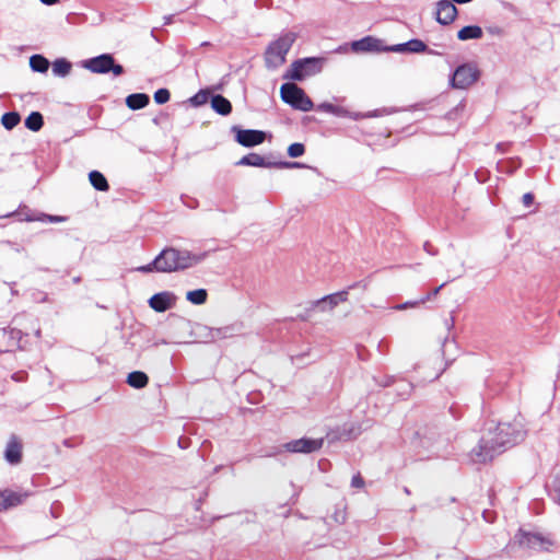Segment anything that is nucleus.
Instances as JSON below:
<instances>
[{"label": "nucleus", "mask_w": 560, "mask_h": 560, "mask_svg": "<svg viewBox=\"0 0 560 560\" xmlns=\"http://www.w3.org/2000/svg\"><path fill=\"white\" fill-rule=\"evenodd\" d=\"M174 301V295L171 292L164 291L152 295L149 300V305L155 312L162 313L170 310Z\"/></svg>", "instance_id": "obj_11"}, {"label": "nucleus", "mask_w": 560, "mask_h": 560, "mask_svg": "<svg viewBox=\"0 0 560 560\" xmlns=\"http://www.w3.org/2000/svg\"><path fill=\"white\" fill-rule=\"evenodd\" d=\"M211 107L220 115L222 116H226L229 114H231L232 112V104L231 102L218 94V95H214L212 98H211Z\"/></svg>", "instance_id": "obj_16"}, {"label": "nucleus", "mask_w": 560, "mask_h": 560, "mask_svg": "<svg viewBox=\"0 0 560 560\" xmlns=\"http://www.w3.org/2000/svg\"><path fill=\"white\" fill-rule=\"evenodd\" d=\"M43 3L45 4H48V5H51V4H55L57 3L59 0H40Z\"/></svg>", "instance_id": "obj_36"}, {"label": "nucleus", "mask_w": 560, "mask_h": 560, "mask_svg": "<svg viewBox=\"0 0 560 560\" xmlns=\"http://www.w3.org/2000/svg\"><path fill=\"white\" fill-rule=\"evenodd\" d=\"M47 219L49 222H62L66 220L63 217L58 215H47Z\"/></svg>", "instance_id": "obj_34"}, {"label": "nucleus", "mask_w": 560, "mask_h": 560, "mask_svg": "<svg viewBox=\"0 0 560 560\" xmlns=\"http://www.w3.org/2000/svg\"><path fill=\"white\" fill-rule=\"evenodd\" d=\"M281 100L295 109L308 112L313 108L312 100L305 94L304 90L294 83H284L280 88Z\"/></svg>", "instance_id": "obj_4"}, {"label": "nucleus", "mask_w": 560, "mask_h": 560, "mask_svg": "<svg viewBox=\"0 0 560 560\" xmlns=\"http://www.w3.org/2000/svg\"><path fill=\"white\" fill-rule=\"evenodd\" d=\"M348 300V291H340L337 293H332L329 295L324 296L319 301H317V304L322 303H328L330 308H334L337 306L340 302H346Z\"/></svg>", "instance_id": "obj_23"}, {"label": "nucleus", "mask_w": 560, "mask_h": 560, "mask_svg": "<svg viewBox=\"0 0 560 560\" xmlns=\"http://www.w3.org/2000/svg\"><path fill=\"white\" fill-rule=\"evenodd\" d=\"M365 482L363 477L360 474H357L351 479V486L357 489H362Z\"/></svg>", "instance_id": "obj_31"}, {"label": "nucleus", "mask_w": 560, "mask_h": 560, "mask_svg": "<svg viewBox=\"0 0 560 560\" xmlns=\"http://www.w3.org/2000/svg\"><path fill=\"white\" fill-rule=\"evenodd\" d=\"M417 303H404L396 306L397 310H405L408 306H415Z\"/></svg>", "instance_id": "obj_35"}, {"label": "nucleus", "mask_w": 560, "mask_h": 560, "mask_svg": "<svg viewBox=\"0 0 560 560\" xmlns=\"http://www.w3.org/2000/svg\"><path fill=\"white\" fill-rule=\"evenodd\" d=\"M25 497L11 490L0 491V512L20 505Z\"/></svg>", "instance_id": "obj_14"}, {"label": "nucleus", "mask_w": 560, "mask_h": 560, "mask_svg": "<svg viewBox=\"0 0 560 560\" xmlns=\"http://www.w3.org/2000/svg\"><path fill=\"white\" fill-rule=\"evenodd\" d=\"M305 152V148L302 143H292L289 145L288 148V154L289 156L291 158H299L301 155H303Z\"/></svg>", "instance_id": "obj_29"}, {"label": "nucleus", "mask_w": 560, "mask_h": 560, "mask_svg": "<svg viewBox=\"0 0 560 560\" xmlns=\"http://www.w3.org/2000/svg\"><path fill=\"white\" fill-rule=\"evenodd\" d=\"M72 65L65 58L57 59L52 62V72L56 75L65 77L71 71Z\"/></svg>", "instance_id": "obj_26"}, {"label": "nucleus", "mask_w": 560, "mask_h": 560, "mask_svg": "<svg viewBox=\"0 0 560 560\" xmlns=\"http://www.w3.org/2000/svg\"><path fill=\"white\" fill-rule=\"evenodd\" d=\"M83 67L93 73H108L113 72L118 77L124 73V68L115 63V59L109 54H103L97 57L84 61Z\"/></svg>", "instance_id": "obj_6"}, {"label": "nucleus", "mask_w": 560, "mask_h": 560, "mask_svg": "<svg viewBox=\"0 0 560 560\" xmlns=\"http://www.w3.org/2000/svg\"><path fill=\"white\" fill-rule=\"evenodd\" d=\"M21 120V116L19 113L16 112H9V113H5L2 115L1 117V124L2 126L8 129V130H11L13 129L15 126L19 125Z\"/></svg>", "instance_id": "obj_28"}, {"label": "nucleus", "mask_w": 560, "mask_h": 560, "mask_svg": "<svg viewBox=\"0 0 560 560\" xmlns=\"http://www.w3.org/2000/svg\"><path fill=\"white\" fill-rule=\"evenodd\" d=\"M235 132V140L243 147L250 148L261 144L266 140V133L261 130L241 129L233 127Z\"/></svg>", "instance_id": "obj_8"}, {"label": "nucleus", "mask_w": 560, "mask_h": 560, "mask_svg": "<svg viewBox=\"0 0 560 560\" xmlns=\"http://www.w3.org/2000/svg\"><path fill=\"white\" fill-rule=\"evenodd\" d=\"M44 126V118L39 112H32L25 119V127L34 132L39 131Z\"/></svg>", "instance_id": "obj_22"}, {"label": "nucleus", "mask_w": 560, "mask_h": 560, "mask_svg": "<svg viewBox=\"0 0 560 560\" xmlns=\"http://www.w3.org/2000/svg\"><path fill=\"white\" fill-rule=\"evenodd\" d=\"M323 445L322 439H299L285 444V448L292 453H312L318 451Z\"/></svg>", "instance_id": "obj_10"}, {"label": "nucleus", "mask_w": 560, "mask_h": 560, "mask_svg": "<svg viewBox=\"0 0 560 560\" xmlns=\"http://www.w3.org/2000/svg\"><path fill=\"white\" fill-rule=\"evenodd\" d=\"M522 201L525 207H530L534 202V195L532 192H526L523 195Z\"/></svg>", "instance_id": "obj_33"}, {"label": "nucleus", "mask_w": 560, "mask_h": 560, "mask_svg": "<svg viewBox=\"0 0 560 560\" xmlns=\"http://www.w3.org/2000/svg\"><path fill=\"white\" fill-rule=\"evenodd\" d=\"M149 383L148 375L142 371H133L127 376V384L133 388H144Z\"/></svg>", "instance_id": "obj_19"}, {"label": "nucleus", "mask_w": 560, "mask_h": 560, "mask_svg": "<svg viewBox=\"0 0 560 560\" xmlns=\"http://www.w3.org/2000/svg\"><path fill=\"white\" fill-rule=\"evenodd\" d=\"M378 40L368 36L352 44V48L355 51H372L377 49Z\"/></svg>", "instance_id": "obj_21"}, {"label": "nucleus", "mask_w": 560, "mask_h": 560, "mask_svg": "<svg viewBox=\"0 0 560 560\" xmlns=\"http://www.w3.org/2000/svg\"><path fill=\"white\" fill-rule=\"evenodd\" d=\"M442 287H443V284H442V285H440V287H438V288H435V289L433 290V292H432V294H431V295H432V296H435V295L439 293V291L441 290V288H442Z\"/></svg>", "instance_id": "obj_37"}, {"label": "nucleus", "mask_w": 560, "mask_h": 560, "mask_svg": "<svg viewBox=\"0 0 560 560\" xmlns=\"http://www.w3.org/2000/svg\"><path fill=\"white\" fill-rule=\"evenodd\" d=\"M322 70L320 58H304L292 62L283 74L284 80L302 81L308 75L318 73Z\"/></svg>", "instance_id": "obj_5"}, {"label": "nucleus", "mask_w": 560, "mask_h": 560, "mask_svg": "<svg viewBox=\"0 0 560 560\" xmlns=\"http://www.w3.org/2000/svg\"><path fill=\"white\" fill-rule=\"evenodd\" d=\"M30 66L33 71L36 72H46L49 68V61L42 55H33L30 58Z\"/></svg>", "instance_id": "obj_24"}, {"label": "nucleus", "mask_w": 560, "mask_h": 560, "mask_svg": "<svg viewBox=\"0 0 560 560\" xmlns=\"http://www.w3.org/2000/svg\"><path fill=\"white\" fill-rule=\"evenodd\" d=\"M91 185L100 191H107L109 189L106 177L98 171H92L89 174Z\"/></svg>", "instance_id": "obj_20"}, {"label": "nucleus", "mask_w": 560, "mask_h": 560, "mask_svg": "<svg viewBox=\"0 0 560 560\" xmlns=\"http://www.w3.org/2000/svg\"><path fill=\"white\" fill-rule=\"evenodd\" d=\"M520 436V431L512 424L500 423L480 439L479 444L471 451V458L477 463L491 460L505 446L516 443Z\"/></svg>", "instance_id": "obj_1"}, {"label": "nucleus", "mask_w": 560, "mask_h": 560, "mask_svg": "<svg viewBox=\"0 0 560 560\" xmlns=\"http://www.w3.org/2000/svg\"><path fill=\"white\" fill-rule=\"evenodd\" d=\"M207 254H192L174 247L164 248L155 258L156 272H174L192 267L206 258Z\"/></svg>", "instance_id": "obj_2"}, {"label": "nucleus", "mask_w": 560, "mask_h": 560, "mask_svg": "<svg viewBox=\"0 0 560 560\" xmlns=\"http://www.w3.org/2000/svg\"><path fill=\"white\" fill-rule=\"evenodd\" d=\"M296 36L294 33H287L269 44L265 52L267 68L277 69L285 62V56L291 49Z\"/></svg>", "instance_id": "obj_3"}, {"label": "nucleus", "mask_w": 560, "mask_h": 560, "mask_svg": "<svg viewBox=\"0 0 560 560\" xmlns=\"http://www.w3.org/2000/svg\"><path fill=\"white\" fill-rule=\"evenodd\" d=\"M154 101L158 103V104H165L166 102L170 101V97H171V93L167 89H159L155 93H154Z\"/></svg>", "instance_id": "obj_30"}, {"label": "nucleus", "mask_w": 560, "mask_h": 560, "mask_svg": "<svg viewBox=\"0 0 560 560\" xmlns=\"http://www.w3.org/2000/svg\"><path fill=\"white\" fill-rule=\"evenodd\" d=\"M186 299L195 305H201L207 302L208 292L205 289L188 291L186 294Z\"/></svg>", "instance_id": "obj_25"}, {"label": "nucleus", "mask_w": 560, "mask_h": 560, "mask_svg": "<svg viewBox=\"0 0 560 560\" xmlns=\"http://www.w3.org/2000/svg\"><path fill=\"white\" fill-rule=\"evenodd\" d=\"M483 35V31L478 25L464 26L457 32V38L459 40L479 39Z\"/></svg>", "instance_id": "obj_17"}, {"label": "nucleus", "mask_w": 560, "mask_h": 560, "mask_svg": "<svg viewBox=\"0 0 560 560\" xmlns=\"http://www.w3.org/2000/svg\"><path fill=\"white\" fill-rule=\"evenodd\" d=\"M457 16V8L451 0H440L436 3L435 20L442 25H448Z\"/></svg>", "instance_id": "obj_9"}, {"label": "nucleus", "mask_w": 560, "mask_h": 560, "mask_svg": "<svg viewBox=\"0 0 560 560\" xmlns=\"http://www.w3.org/2000/svg\"><path fill=\"white\" fill-rule=\"evenodd\" d=\"M153 265H154V260L148 265L138 267L137 270L140 272H144V273L156 271V267Z\"/></svg>", "instance_id": "obj_32"}, {"label": "nucleus", "mask_w": 560, "mask_h": 560, "mask_svg": "<svg viewBox=\"0 0 560 560\" xmlns=\"http://www.w3.org/2000/svg\"><path fill=\"white\" fill-rule=\"evenodd\" d=\"M514 542L523 548H536L542 546L545 539L539 535L520 529L514 536Z\"/></svg>", "instance_id": "obj_13"}, {"label": "nucleus", "mask_w": 560, "mask_h": 560, "mask_svg": "<svg viewBox=\"0 0 560 560\" xmlns=\"http://www.w3.org/2000/svg\"><path fill=\"white\" fill-rule=\"evenodd\" d=\"M409 50L411 52H423L427 49V45L420 39H411L405 45H399L395 50Z\"/></svg>", "instance_id": "obj_27"}, {"label": "nucleus", "mask_w": 560, "mask_h": 560, "mask_svg": "<svg viewBox=\"0 0 560 560\" xmlns=\"http://www.w3.org/2000/svg\"><path fill=\"white\" fill-rule=\"evenodd\" d=\"M480 72L474 65L465 63L459 66L453 74L452 86L455 89H467L479 79Z\"/></svg>", "instance_id": "obj_7"}, {"label": "nucleus", "mask_w": 560, "mask_h": 560, "mask_svg": "<svg viewBox=\"0 0 560 560\" xmlns=\"http://www.w3.org/2000/svg\"><path fill=\"white\" fill-rule=\"evenodd\" d=\"M238 165H248L257 167H272L276 164L267 162L266 159L257 153H249L243 156L238 162Z\"/></svg>", "instance_id": "obj_15"}, {"label": "nucleus", "mask_w": 560, "mask_h": 560, "mask_svg": "<svg viewBox=\"0 0 560 560\" xmlns=\"http://www.w3.org/2000/svg\"><path fill=\"white\" fill-rule=\"evenodd\" d=\"M149 102H150V98L144 93L130 94L126 98L127 106L132 110L141 109V108L145 107L149 104Z\"/></svg>", "instance_id": "obj_18"}, {"label": "nucleus", "mask_w": 560, "mask_h": 560, "mask_svg": "<svg viewBox=\"0 0 560 560\" xmlns=\"http://www.w3.org/2000/svg\"><path fill=\"white\" fill-rule=\"evenodd\" d=\"M23 445L21 440L16 435H12L9 439L4 451V458L12 465H16L22 460Z\"/></svg>", "instance_id": "obj_12"}]
</instances>
